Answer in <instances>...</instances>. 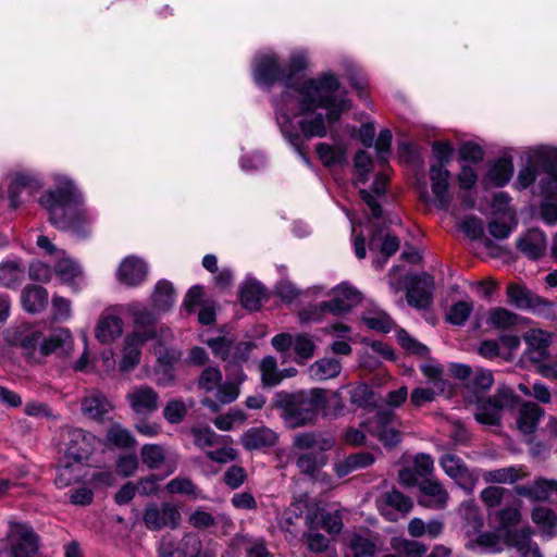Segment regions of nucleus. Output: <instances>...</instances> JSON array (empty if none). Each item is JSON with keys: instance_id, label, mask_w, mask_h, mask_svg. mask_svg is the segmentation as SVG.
Here are the masks:
<instances>
[{"instance_id": "5", "label": "nucleus", "mask_w": 557, "mask_h": 557, "mask_svg": "<svg viewBox=\"0 0 557 557\" xmlns=\"http://www.w3.org/2000/svg\"><path fill=\"white\" fill-rule=\"evenodd\" d=\"M361 302V294L347 284H341L333 289V296L330 300L322 301L317 307L304 310L300 313L301 321L320 320L324 313L341 315L349 312L354 307Z\"/></svg>"}, {"instance_id": "6", "label": "nucleus", "mask_w": 557, "mask_h": 557, "mask_svg": "<svg viewBox=\"0 0 557 557\" xmlns=\"http://www.w3.org/2000/svg\"><path fill=\"white\" fill-rule=\"evenodd\" d=\"M38 553V536L26 523L10 522L5 539L0 542V554L8 557H35Z\"/></svg>"}, {"instance_id": "24", "label": "nucleus", "mask_w": 557, "mask_h": 557, "mask_svg": "<svg viewBox=\"0 0 557 557\" xmlns=\"http://www.w3.org/2000/svg\"><path fill=\"white\" fill-rule=\"evenodd\" d=\"M147 276V264L139 258L127 257L120 264L117 271L119 280L128 285L136 286L145 281Z\"/></svg>"}, {"instance_id": "16", "label": "nucleus", "mask_w": 557, "mask_h": 557, "mask_svg": "<svg viewBox=\"0 0 557 557\" xmlns=\"http://www.w3.org/2000/svg\"><path fill=\"white\" fill-rule=\"evenodd\" d=\"M434 284L429 275L414 276L407 288L408 305L417 309H426L432 304Z\"/></svg>"}, {"instance_id": "1", "label": "nucleus", "mask_w": 557, "mask_h": 557, "mask_svg": "<svg viewBox=\"0 0 557 557\" xmlns=\"http://www.w3.org/2000/svg\"><path fill=\"white\" fill-rule=\"evenodd\" d=\"M338 88L339 82L332 73H325L318 78H309L298 87L296 90L297 103L299 114L304 115L298 122L299 131L294 126L288 114L289 101L286 104L275 103L276 121L284 137L306 162H309L306 140L313 137H325L327 134L325 120L333 124L341 119L343 112L351 108L349 99L336 96Z\"/></svg>"}, {"instance_id": "20", "label": "nucleus", "mask_w": 557, "mask_h": 557, "mask_svg": "<svg viewBox=\"0 0 557 557\" xmlns=\"http://www.w3.org/2000/svg\"><path fill=\"white\" fill-rule=\"evenodd\" d=\"M132 315L135 324L132 335H137L139 342H148L157 336V317L153 312L145 307L133 306Z\"/></svg>"}, {"instance_id": "53", "label": "nucleus", "mask_w": 557, "mask_h": 557, "mask_svg": "<svg viewBox=\"0 0 557 557\" xmlns=\"http://www.w3.org/2000/svg\"><path fill=\"white\" fill-rule=\"evenodd\" d=\"M317 153L325 166H333L345 161V151L325 143H319L315 147Z\"/></svg>"}, {"instance_id": "49", "label": "nucleus", "mask_w": 557, "mask_h": 557, "mask_svg": "<svg viewBox=\"0 0 557 557\" xmlns=\"http://www.w3.org/2000/svg\"><path fill=\"white\" fill-rule=\"evenodd\" d=\"M293 349L296 355L295 361L304 364L312 358L315 351V343L311 335L301 333L294 336Z\"/></svg>"}, {"instance_id": "34", "label": "nucleus", "mask_w": 557, "mask_h": 557, "mask_svg": "<svg viewBox=\"0 0 557 557\" xmlns=\"http://www.w3.org/2000/svg\"><path fill=\"white\" fill-rule=\"evenodd\" d=\"M83 476V462L63 458L57 466L54 483L59 488L67 487L81 480Z\"/></svg>"}, {"instance_id": "22", "label": "nucleus", "mask_w": 557, "mask_h": 557, "mask_svg": "<svg viewBox=\"0 0 557 557\" xmlns=\"http://www.w3.org/2000/svg\"><path fill=\"white\" fill-rule=\"evenodd\" d=\"M72 335L67 330L59 329L51 333L47 338L42 337V343L39 347V355L40 357H46L50 354L65 356L72 350Z\"/></svg>"}, {"instance_id": "60", "label": "nucleus", "mask_w": 557, "mask_h": 557, "mask_svg": "<svg viewBox=\"0 0 557 557\" xmlns=\"http://www.w3.org/2000/svg\"><path fill=\"white\" fill-rule=\"evenodd\" d=\"M397 339L399 345L408 352L422 358L429 356L430 349L422 343L411 337L405 330L398 331Z\"/></svg>"}, {"instance_id": "10", "label": "nucleus", "mask_w": 557, "mask_h": 557, "mask_svg": "<svg viewBox=\"0 0 557 557\" xmlns=\"http://www.w3.org/2000/svg\"><path fill=\"white\" fill-rule=\"evenodd\" d=\"M440 465L444 472L453 479L459 487L468 494L473 493L478 478L460 457L451 453L444 454L440 458Z\"/></svg>"}, {"instance_id": "57", "label": "nucleus", "mask_w": 557, "mask_h": 557, "mask_svg": "<svg viewBox=\"0 0 557 557\" xmlns=\"http://www.w3.org/2000/svg\"><path fill=\"white\" fill-rule=\"evenodd\" d=\"M207 345L211 348L213 355L223 361H228L234 338L232 336H216L208 339Z\"/></svg>"}, {"instance_id": "9", "label": "nucleus", "mask_w": 557, "mask_h": 557, "mask_svg": "<svg viewBox=\"0 0 557 557\" xmlns=\"http://www.w3.org/2000/svg\"><path fill=\"white\" fill-rule=\"evenodd\" d=\"M181 520L182 515L178 507L171 502L161 504L151 502L147 504L143 513V521L150 531H159L165 528L177 529Z\"/></svg>"}, {"instance_id": "3", "label": "nucleus", "mask_w": 557, "mask_h": 557, "mask_svg": "<svg viewBox=\"0 0 557 557\" xmlns=\"http://www.w3.org/2000/svg\"><path fill=\"white\" fill-rule=\"evenodd\" d=\"M329 391L313 387L297 392H278L272 399V407L280 411V417L287 429L294 430L313 425L320 411L329 404Z\"/></svg>"}, {"instance_id": "31", "label": "nucleus", "mask_w": 557, "mask_h": 557, "mask_svg": "<svg viewBox=\"0 0 557 557\" xmlns=\"http://www.w3.org/2000/svg\"><path fill=\"white\" fill-rule=\"evenodd\" d=\"M517 247L525 257L536 260L546 250V237L542 231L532 228L518 240Z\"/></svg>"}, {"instance_id": "47", "label": "nucleus", "mask_w": 557, "mask_h": 557, "mask_svg": "<svg viewBox=\"0 0 557 557\" xmlns=\"http://www.w3.org/2000/svg\"><path fill=\"white\" fill-rule=\"evenodd\" d=\"M513 174V164L510 158H499L487 173V178L496 187L506 185Z\"/></svg>"}, {"instance_id": "48", "label": "nucleus", "mask_w": 557, "mask_h": 557, "mask_svg": "<svg viewBox=\"0 0 557 557\" xmlns=\"http://www.w3.org/2000/svg\"><path fill=\"white\" fill-rule=\"evenodd\" d=\"M520 317L508 309L498 307L488 312L487 323L496 330H508L519 323Z\"/></svg>"}, {"instance_id": "56", "label": "nucleus", "mask_w": 557, "mask_h": 557, "mask_svg": "<svg viewBox=\"0 0 557 557\" xmlns=\"http://www.w3.org/2000/svg\"><path fill=\"white\" fill-rule=\"evenodd\" d=\"M108 441L121 448H131L136 445V440L131 432L120 424H113L107 433Z\"/></svg>"}, {"instance_id": "50", "label": "nucleus", "mask_w": 557, "mask_h": 557, "mask_svg": "<svg viewBox=\"0 0 557 557\" xmlns=\"http://www.w3.org/2000/svg\"><path fill=\"white\" fill-rule=\"evenodd\" d=\"M252 347L253 344L250 342H237L234 339L231 356L228 361H226L225 370L227 372H237V369L242 368V364L248 361Z\"/></svg>"}, {"instance_id": "64", "label": "nucleus", "mask_w": 557, "mask_h": 557, "mask_svg": "<svg viewBox=\"0 0 557 557\" xmlns=\"http://www.w3.org/2000/svg\"><path fill=\"white\" fill-rule=\"evenodd\" d=\"M541 216L548 225L557 223V196L546 197L540 207Z\"/></svg>"}, {"instance_id": "51", "label": "nucleus", "mask_w": 557, "mask_h": 557, "mask_svg": "<svg viewBox=\"0 0 557 557\" xmlns=\"http://www.w3.org/2000/svg\"><path fill=\"white\" fill-rule=\"evenodd\" d=\"M533 530L531 527H524L520 530H512L506 534V544L513 547L520 554L521 552L532 547L536 544L532 541Z\"/></svg>"}, {"instance_id": "23", "label": "nucleus", "mask_w": 557, "mask_h": 557, "mask_svg": "<svg viewBox=\"0 0 557 557\" xmlns=\"http://www.w3.org/2000/svg\"><path fill=\"white\" fill-rule=\"evenodd\" d=\"M335 445V440L332 436H324L317 432H300L293 438V447L304 451H327Z\"/></svg>"}, {"instance_id": "7", "label": "nucleus", "mask_w": 557, "mask_h": 557, "mask_svg": "<svg viewBox=\"0 0 557 557\" xmlns=\"http://www.w3.org/2000/svg\"><path fill=\"white\" fill-rule=\"evenodd\" d=\"M363 425L367 432L376 437L386 448H393L401 442L399 422L391 409L377 410Z\"/></svg>"}, {"instance_id": "55", "label": "nucleus", "mask_w": 557, "mask_h": 557, "mask_svg": "<svg viewBox=\"0 0 557 557\" xmlns=\"http://www.w3.org/2000/svg\"><path fill=\"white\" fill-rule=\"evenodd\" d=\"M260 370L262 383L265 386L277 385L283 379V374L277 370L276 359L272 356H267L261 360Z\"/></svg>"}, {"instance_id": "26", "label": "nucleus", "mask_w": 557, "mask_h": 557, "mask_svg": "<svg viewBox=\"0 0 557 557\" xmlns=\"http://www.w3.org/2000/svg\"><path fill=\"white\" fill-rule=\"evenodd\" d=\"M41 188L40 182L33 175L26 173H16L12 176L8 189L10 207L16 209L20 206V195L23 190L33 194Z\"/></svg>"}, {"instance_id": "21", "label": "nucleus", "mask_w": 557, "mask_h": 557, "mask_svg": "<svg viewBox=\"0 0 557 557\" xmlns=\"http://www.w3.org/2000/svg\"><path fill=\"white\" fill-rule=\"evenodd\" d=\"M277 434L267 426H253L240 436V444L246 450L272 447L277 443Z\"/></svg>"}, {"instance_id": "27", "label": "nucleus", "mask_w": 557, "mask_h": 557, "mask_svg": "<svg viewBox=\"0 0 557 557\" xmlns=\"http://www.w3.org/2000/svg\"><path fill=\"white\" fill-rule=\"evenodd\" d=\"M507 295L509 300L520 309H537L549 305L544 298L517 284L508 285Z\"/></svg>"}, {"instance_id": "63", "label": "nucleus", "mask_w": 557, "mask_h": 557, "mask_svg": "<svg viewBox=\"0 0 557 557\" xmlns=\"http://www.w3.org/2000/svg\"><path fill=\"white\" fill-rule=\"evenodd\" d=\"M547 177L540 181L541 193L546 197L557 196V166L547 164L545 166Z\"/></svg>"}, {"instance_id": "11", "label": "nucleus", "mask_w": 557, "mask_h": 557, "mask_svg": "<svg viewBox=\"0 0 557 557\" xmlns=\"http://www.w3.org/2000/svg\"><path fill=\"white\" fill-rule=\"evenodd\" d=\"M524 342L527 349L523 352V358L533 367L542 361H547L552 356L549 347L553 343V336L550 333L540 329H531L525 333Z\"/></svg>"}, {"instance_id": "46", "label": "nucleus", "mask_w": 557, "mask_h": 557, "mask_svg": "<svg viewBox=\"0 0 557 557\" xmlns=\"http://www.w3.org/2000/svg\"><path fill=\"white\" fill-rule=\"evenodd\" d=\"M391 547L400 557H422L428 550L422 542L396 536L392 537Z\"/></svg>"}, {"instance_id": "19", "label": "nucleus", "mask_w": 557, "mask_h": 557, "mask_svg": "<svg viewBox=\"0 0 557 557\" xmlns=\"http://www.w3.org/2000/svg\"><path fill=\"white\" fill-rule=\"evenodd\" d=\"M372 231L369 239V249L380 251L388 258L399 249V238L386 232V225L377 221L371 223Z\"/></svg>"}, {"instance_id": "30", "label": "nucleus", "mask_w": 557, "mask_h": 557, "mask_svg": "<svg viewBox=\"0 0 557 557\" xmlns=\"http://www.w3.org/2000/svg\"><path fill=\"white\" fill-rule=\"evenodd\" d=\"M325 451H304L296 456V467L300 473L309 476L310 479H317L322 468L327 462Z\"/></svg>"}, {"instance_id": "4", "label": "nucleus", "mask_w": 557, "mask_h": 557, "mask_svg": "<svg viewBox=\"0 0 557 557\" xmlns=\"http://www.w3.org/2000/svg\"><path fill=\"white\" fill-rule=\"evenodd\" d=\"M494 383L492 371L478 369L470 377L468 387L473 389V398L469 401L476 404L478 411L474 419L484 425L499 426L502 424L503 410L512 409L519 401V396L512 388L506 385H499L494 395L484 397L480 393L490 389Z\"/></svg>"}, {"instance_id": "59", "label": "nucleus", "mask_w": 557, "mask_h": 557, "mask_svg": "<svg viewBox=\"0 0 557 557\" xmlns=\"http://www.w3.org/2000/svg\"><path fill=\"white\" fill-rule=\"evenodd\" d=\"M54 272L63 283H72L82 273L77 263L70 259H61L54 265Z\"/></svg>"}, {"instance_id": "37", "label": "nucleus", "mask_w": 557, "mask_h": 557, "mask_svg": "<svg viewBox=\"0 0 557 557\" xmlns=\"http://www.w3.org/2000/svg\"><path fill=\"white\" fill-rule=\"evenodd\" d=\"M529 473L522 466H511L495 470L485 471L483 473V480L486 483L494 484H512L517 481L523 480Z\"/></svg>"}, {"instance_id": "13", "label": "nucleus", "mask_w": 557, "mask_h": 557, "mask_svg": "<svg viewBox=\"0 0 557 557\" xmlns=\"http://www.w3.org/2000/svg\"><path fill=\"white\" fill-rule=\"evenodd\" d=\"M418 504L433 510L445 509L449 494L443 484L437 480L425 479L419 484Z\"/></svg>"}, {"instance_id": "62", "label": "nucleus", "mask_w": 557, "mask_h": 557, "mask_svg": "<svg viewBox=\"0 0 557 557\" xmlns=\"http://www.w3.org/2000/svg\"><path fill=\"white\" fill-rule=\"evenodd\" d=\"M222 372L216 367H207L198 379V387L205 392H212L222 381Z\"/></svg>"}, {"instance_id": "12", "label": "nucleus", "mask_w": 557, "mask_h": 557, "mask_svg": "<svg viewBox=\"0 0 557 557\" xmlns=\"http://www.w3.org/2000/svg\"><path fill=\"white\" fill-rule=\"evenodd\" d=\"M131 409L139 416H150L159 408V394L149 385L135 386L126 395Z\"/></svg>"}, {"instance_id": "2", "label": "nucleus", "mask_w": 557, "mask_h": 557, "mask_svg": "<svg viewBox=\"0 0 557 557\" xmlns=\"http://www.w3.org/2000/svg\"><path fill=\"white\" fill-rule=\"evenodd\" d=\"M39 203L47 210L49 222L61 231L72 232L78 238L91 234V218L84 207V198L71 180H60L45 191Z\"/></svg>"}, {"instance_id": "43", "label": "nucleus", "mask_w": 557, "mask_h": 557, "mask_svg": "<svg viewBox=\"0 0 557 557\" xmlns=\"http://www.w3.org/2000/svg\"><path fill=\"white\" fill-rule=\"evenodd\" d=\"M151 301L157 311L165 312L170 310L175 301L173 284L166 280L159 281L151 295Z\"/></svg>"}, {"instance_id": "44", "label": "nucleus", "mask_w": 557, "mask_h": 557, "mask_svg": "<svg viewBox=\"0 0 557 557\" xmlns=\"http://www.w3.org/2000/svg\"><path fill=\"white\" fill-rule=\"evenodd\" d=\"M342 370V366L337 359L322 358L313 362L309 369V375L314 381H325L336 377Z\"/></svg>"}, {"instance_id": "61", "label": "nucleus", "mask_w": 557, "mask_h": 557, "mask_svg": "<svg viewBox=\"0 0 557 557\" xmlns=\"http://www.w3.org/2000/svg\"><path fill=\"white\" fill-rule=\"evenodd\" d=\"M187 414V407L181 399L168 401L163 409V417L170 424L181 423Z\"/></svg>"}, {"instance_id": "29", "label": "nucleus", "mask_w": 557, "mask_h": 557, "mask_svg": "<svg viewBox=\"0 0 557 557\" xmlns=\"http://www.w3.org/2000/svg\"><path fill=\"white\" fill-rule=\"evenodd\" d=\"M382 547L383 543L376 533H355L349 539V548L355 557H372Z\"/></svg>"}, {"instance_id": "45", "label": "nucleus", "mask_w": 557, "mask_h": 557, "mask_svg": "<svg viewBox=\"0 0 557 557\" xmlns=\"http://www.w3.org/2000/svg\"><path fill=\"white\" fill-rule=\"evenodd\" d=\"M112 409L111 404L102 395H90L82 401L84 414L95 420H103L104 416Z\"/></svg>"}, {"instance_id": "18", "label": "nucleus", "mask_w": 557, "mask_h": 557, "mask_svg": "<svg viewBox=\"0 0 557 557\" xmlns=\"http://www.w3.org/2000/svg\"><path fill=\"white\" fill-rule=\"evenodd\" d=\"M376 506L382 515L393 521L396 519L393 510L407 515L412 509L413 502L409 496L393 488L392 491L383 493L376 499Z\"/></svg>"}, {"instance_id": "17", "label": "nucleus", "mask_w": 557, "mask_h": 557, "mask_svg": "<svg viewBox=\"0 0 557 557\" xmlns=\"http://www.w3.org/2000/svg\"><path fill=\"white\" fill-rule=\"evenodd\" d=\"M429 172L431 189L435 197L436 207L442 210H447L453 200V196L449 193L450 172L441 165H431Z\"/></svg>"}, {"instance_id": "52", "label": "nucleus", "mask_w": 557, "mask_h": 557, "mask_svg": "<svg viewBox=\"0 0 557 557\" xmlns=\"http://www.w3.org/2000/svg\"><path fill=\"white\" fill-rule=\"evenodd\" d=\"M140 458L149 469H159L165 461V450L158 444H146L140 449Z\"/></svg>"}, {"instance_id": "15", "label": "nucleus", "mask_w": 557, "mask_h": 557, "mask_svg": "<svg viewBox=\"0 0 557 557\" xmlns=\"http://www.w3.org/2000/svg\"><path fill=\"white\" fill-rule=\"evenodd\" d=\"M255 81L264 86H272L277 82L286 86L285 70L281 66L276 55H264L259 59L253 70Z\"/></svg>"}, {"instance_id": "32", "label": "nucleus", "mask_w": 557, "mask_h": 557, "mask_svg": "<svg viewBox=\"0 0 557 557\" xmlns=\"http://www.w3.org/2000/svg\"><path fill=\"white\" fill-rule=\"evenodd\" d=\"M48 290L40 285L30 284L23 288L21 302L29 313L44 311L48 306Z\"/></svg>"}, {"instance_id": "28", "label": "nucleus", "mask_w": 557, "mask_h": 557, "mask_svg": "<svg viewBox=\"0 0 557 557\" xmlns=\"http://www.w3.org/2000/svg\"><path fill=\"white\" fill-rule=\"evenodd\" d=\"M308 66V59L304 53H294L290 55L288 64L284 67L286 76V90L282 94L278 102L284 104L290 101L298 88H294V78L297 74L304 72Z\"/></svg>"}, {"instance_id": "35", "label": "nucleus", "mask_w": 557, "mask_h": 557, "mask_svg": "<svg viewBox=\"0 0 557 557\" xmlns=\"http://www.w3.org/2000/svg\"><path fill=\"white\" fill-rule=\"evenodd\" d=\"M267 298L265 288L257 281H246L240 288V304L249 311L258 310Z\"/></svg>"}, {"instance_id": "42", "label": "nucleus", "mask_w": 557, "mask_h": 557, "mask_svg": "<svg viewBox=\"0 0 557 557\" xmlns=\"http://www.w3.org/2000/svg\"><path fill=\"white\" fill-rule=\"evenodd\" d=\"M232 376L231 382H225L216 386V399L220 404H231L237 399L239 395V385L246 380V374L242 368L237 372H228Z\"/></svg>"}, {"instance_id": "40", "label": "nucleus", "mask_w": 557, "mask_h": 557, "mask_svg": "<svg viewBox=\"0 0 557 557\" xmlns=\"http://www.w3.org/2000/svg\"><path fill=\"white\" fill-rule=\"evenodd\" d=\"M25 268L20 260H7L0 263V286L18 287L24 278Z\"/></svg>"}, {"instance_id": "54", "label": "nucleus", "mask_w": 557, "mask_h": 557, "mask_svg": "<svg viewBox=\"0 0 557 557\" xmlns=\"http://www.w3.org/2000/svg\"><path fill=\"white\" fill-rule=\"evenodd\" d=\"M473 311V302L471 301H457L448 310L446 321L453 325H463L471 312Z\"/></svg>"}, {"instance_id": "8", "label": "nucleus", "mask_w": 557, "mask_h": 557, "mask_svg": "<svg viewBox=\"0 0 557 557\" xmlns=\"http://www.w3.org/2000/svg\"><path fill=\"white\" fill-rule=\"evenodd\" d=\"M65 459L76 462L87 461L94 451L96 436L83 429L64 426L60 431Z\"/></svg>"}, {"instance_id": "14", "label": "nucleus", "mask_w": 557, "mask_h": 557, "mask_svg": "<svg viewBox=\"0 0 557 557\" xmlns=\"http://www.w3.org/2000/svg\"><path fill=\"white\" fill-rule=\"evenodd\" d=\"M513 492L531 503H546L552 494L557 495V480L539 476L532 483L516 485Z\"/></svg>"}, {"instance_id": "25", "label": "nucleus", "mask_w": 557, "mask_h": 557, "mask_svg": "<svg viewBox=\"0 0 557 557\" xmlns=\"http://www.w3.org/2000/svg\"><path fill=\"white\" fill-rule=\"evenodd\" d=\"M387 188V177L384 174H377L371 190L360 189L359 196L362 201L369 207L373 219L379 220L383 216V209L377 201V197L385 195Z\"/></svg>"}, {"instance_id": "41", "label": "nucleus", "mask_w": 557, "mask_h": 557, "mask_svg": "<svg viewBox=\"0 0 557 557\" xmlns=\"http://www.w3.org/2000/svg\"><path fill=\"white\" fill-rule=\"evenodd\" d=\"M137 335H127L124 339L123 357L120 361V370L128 372L133 370L140 361V347L146 342H139Z\"/></svg>"}, {"instance_id": "33", "label": "nucleus", "mask_w": 557, "mask_h": 557, "mask_svg": "<svg viewBox=\"0 0 557 557\" xmlns=\"http://www.w3.org/2000/svg\"><path fill=\"white\" fill-rule=\"evenodd\" d=\"M544 416V410L533 401L523 403L518 411L517 425L524 434H532Z\"/></svg>"}, {"instance_id": "58", "label": "nucleus", "mask_w": 557, "mask_h": 557, "mask_svg": "<svg viewBox=\"0 0 557 557\" xmlns=\"http://www.w3.org/2000/svg\"><path fill=\"white\" fill-rule=\"evenodd\" d=\"M531 519L536 525L547 532L557 525V516L550 508L535 507L531 512Z\"/></svg>"}, {"instance_id": "38", "label": "nucleus", "mask_w": 557, "mask_h": 557, "mask_svg": "<svg viewBox=\"0 0 557 557\" xmlns=\"http://www.w3.org/2000/svg\"><path fill=\"white\" fill-rule=\"evenodd\" d=\"M11 343L20 346L29 358H36L37 346L42 343V333L33 329L14 331Z\"/></svg>"}, {"instance_id": "36", "label": "nucleus", "mask_w": 557, "mask_h": 557, "mask_svg": "<svg viewBox=\"0 0 557 557\" xmlns=\"http://www.w3.org/2000/svg\"><path fill=\"white\" fill-rule=\"evenodd\" d=\"M123 332L122 319L114 314H103L97 324L96 337L102 344H109Z\"/></svg>"}, {"instance_id": "39", "label": "nucleus", "mask_w": 557, "mask_h": 557, "mask_svg": "<svg viewBox=\"0 0 557 557\" xmlns=\"http://www.w3.org/2000/svg\"><path fill=\"white\" fill-rule=\"evenodd\" d=\"M189 433L193 436L194 445L202 450L231 442L230 436L218 435L207 425L191 426Z\"/></svg>"}]
</instances>
